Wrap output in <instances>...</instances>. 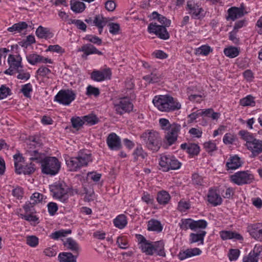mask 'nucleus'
Here are the masks:
<instances>
[{"label": "nucleus", "mask_w": 262, "mask_h": 262, "mask_svg": "<svg viewBox=\"0 0 262 262\" xmlns=\"http://www.w3.org/2000/svg\"><path fill=\"white\" fill-rule=\"evenodd\" d=\"M141 138L144 141L146 147L154 152L158 151L162 145V140L158 132L149 131L144 133Z\"/></svg>", "instance_id": "obj_4"}, {"label": "nucleus", "mask_w": 262, "mask_h": 262, "mask_svg": "<svg viewBox=\"0 0 262 262\" xmlns=\"http://www.w3.org/2000/svg\"><path fill=\"white\" fill-rule=\"evenodd\" d=\"M11 90L9 88L2 85L0 88V99H3L10 95Z\"/></svg>", "instance_id": "obj_60"}, {"label": "nucleus", "mask_w": 262, "mask_h": 262, "mask_svg": "<svg viewBox=\"0 0 262 262\" xmlns=\"http://www.w3.org/2000/svg\"><path fill=\"white\" fill-rule=\"evenodd\" d=\"M32 91V86L30 83H27L22 86L21 92L27 98L30 97V93Z\"/></svg>", "instance_id": "obj_52"}, {"label": "nucleus", "mask_w": 262, "mask_h": 262, "mask_svg": "<svg viewBox=\"0 0 262 262\" xmlns=\"http://www.w3.org/2000/svg\"><path fill=\"white\" fill-rule=\"evenodd\" d=\"M159 165L163 171H168L169 170L178 169L181 167V163L172 155H163L161 157Z\"/></svg>", "instance_id": "obj_7"}, {"label": "nucleus", "mask_w": 262, "mask_h": 262, "mask_svg": "<svg viewBox=\"0 0 262 262\" xmlns=\"http://www.w3.org/2000/svg\"><path fill=\"white\" fill-rule=\"evenodd\" d=\"M239 135L246 143L245 146L251 151V158L257 156L262 152V140L256 139L251 133L247 130H241Z\"/></svg>", "instance_id": "obj_3"}, {"label": "nucleus", "mask_w": 262, "mask_h": 262, "mask_svg": "<svg viewBox=\"0 0 262 262\" xmlns=\"http://www.w3.org/2000/svg\"><path fill=\"white\" fill-rule=\"evenodd\" d=\"M200 152V147L195 143H189L187 152L190 156L198 155Z\"/></svg>", "instance_id": "obj_47"}, {"label": "nucleus", "mask_w": 262, "mask_h": 262, "mask_svg": "<svg viewBox=\"0 0 262 262\" xmlns=\"http://www.w3.org/2000/svg\"><path fill=\"white\" fill-rule=\"evenodd\" d=\"M78 51L83 52L82 55L83 58H86V57L91 54H96L99 55L103 54L102 52L99 51L94 45L91 43L83 45L78 49Z\"/></svg>", "instance_id": "obj_17"}, {"label": "nucleus", "mask_w": 262, "mask_h": 262, "mask_svg": "<svg viewBox=\"0 0 262 262\" xmlns=\"http://www.w3.org/2000/svg\"><path fill=\"white\" fill-rule=\"evenodd\" d=\"M71 24L76 25L78 29L83 31H85L86 29V25L80 19H73L71 20Z\"/></svg>", "instance_id": "obj_58"}, {"label": "nucleus", "mask_w": 262, "mask_h": 262, "mask_svg": "<svg viewBox=\"0 0 262 262\" xmlns=\"http://www.w3.org/2000/svg\"><path fill=\"white\" fill-rule=\"evenodd\" d=\"M140 248L143 252L148 255H152L154 253V243L148 241L140 246Z\"/></svg>", "instance_id": "obj_35"}, {"label": "nucleus", "mask_w": 262, "mask_h": 262, "mask_svg": "<svg viewBox=\"0 0 262 262\" xmlns=\"http://www.w3.org/2000/svg\"><path fill=\"white\" fill-rule=\"evenodd\" d=\"M147 229L149 231H156L159 233L162 231L163 226L160 221L151 219L148 222Z\"/></svg>", "instance_id": "obj_28"}, {"label": "nucleus", "mask_w": 262, "mask_h": 262, "mask_svg": "<svg viewBox=\"0 0 262 262\" xmlns=\"http://www.w3.org/2000/svg\"><path fill=\"white\" fill-rule=\"evenodd\" d=\"M71 10L76 13L82 12L85 9L84 3L81 2H75L73 3L71 1L70 3Z\"/></svg>", "instance_id": "obj_37"}, {"label": "nucleus", "mask_w": 262, "mask_h": 262, "mask_svg": "<svg viewBox=\"0 0 262 262\" xmlns=\"http://www.w3.org/2000/svg\"><path fill=\"white\" fill-rule=\"evenodd\" d=\"M39 58H41V55L36 54H32L27 56V61L32 65H35L39 62Z\"/></svg>", "instance_id": "obj_51"}, {"label": "nucleus", "mask_w": 262, "mask_h": 262, "mask_svg": "<svg viewBox=\"0 0 262 262\" xmlns=\"http://www.w3.org/2000/svg\"><path fill=\"white\" fill-rule=\"evenodd\" d=\"M76 94L72 90H61L55 96L54 101L64 105H69L75 100Z\"/></svg>", "instance_id": "obj_8"}, {"label": "nucleus", "mask_w": 262, "mask_h": 262, "mask_svg": "<svg viewBox=\"0 0 262 262\" xmlns=\"http://www.w3.org/2000/svg\"><path fill=\"white\" fill-rule=\"evenodd\" d=\"M206 234V232L205 231H201L199 233H191L190 234L189 243L190 244L198 243V245H203Z\"/></svg>", "instance_id": "obj_24"}, {"label": "nucleus", "mask_w": 262, "mask_h": 262, "mask_svg": "<svg viewBox=\"0 0 262 262\" xmlns=\"http://www.w3.org/2000/svg\"><path fill=\"white\" fill-rule=\"evenodd\" d=\"M181 125L177 123H173L168 128V132L165 135V139L169 145L173 144L177 140L178 133L181 129Z\"/></svg>", "instance_id": "obj_12"}, {"label": "nucleus", "mask_w": 262, "mask_h": 262, "mask_svg": "<svg viewBox=\"0 0 262 262\" xmlns=\"http://www.w3.org/2000/svg\"><path fill=\"white\" fill-rule=\"evenodd\" d=\"M43 195L38 192L34 193L31 196V200L33 204H36L42 201L43 199Z\"/></svg>", "instance_id": "obj_61"}, {"label": "nucleus", "mask_w": 262, "mask_h": 262, "mask_svg": "<svg viewBox=\"0 0 262 262\" xmlns=\"http://www.w3.org/2000/svg\"><path fill=\"white\" fill-rule=\"evenodd\" d=\"M86 94L88 96L94 95L97 97L99 95L100 91L98 88L89 85L86 88Z\"/></svg>", "instance_id": "obj_53"}, {"label": "nucleus", "mask_w": 262, "mask_h": 262, "mask_svg": "<svg viewBox=\"0 0 262 262\" xmlns=\"http://www.w3.org/2000/svg\"><path fill=\"white\" fill-rule=\"evenodd\" d=\"M250 253L258 259L262 258V246L259 245H256L253 250Z\"/></svg>", "instance_id": "obj_54"}, {"label": "nucleus", "mask_w": 262, "mask_h": 262, "mask_svg": "<svg viewBox=\"0 0 262 262\" xmlns=\"http://www.w3.org/2000/svg\"><path fill=\"white\" fill-rule=\"evenodd\" d=\"M200 112L202 116L211 117L213 120L217 119L220 117V114L214 112L212 108L200 110Z\"/></svg>", "instance_id": "obj_38"}, {"label": "nucleus", "mask_w": 262, "mask_h": 262, "mask_svg": "<svg viewBox=\"0 0 262 262\" xmlns=\"http://www.w3.org/2000/svg\"><path fill=\"white\" fill-rule=\"evenodd\" d=\"M27 244L31 247H35L38 244V238L35 236H29L27 237Z\"/></svg>", "instance_id": "obj_57"}, {"label": "nucleus", "mask_w": 262, "mask_h": 262, "mask_svg": "<svg viewBox=\"0 0 262 262\" xmlns=\"http://www.w3.org/2000/svg\"><path fill=\"white\" fill-rule=\"evenodd\" d=\"M250 235L256 240L262 241V224L258 223L252 226Z\"/></svg>", "instance_id": "obj_26"}, {"label": "nucleus", "mask_w": 262, "mask_h": 262, "mask_svg": "<svg viewBox=\"0 0 262 262\" xmlns=\"http://www.w3.org/2000/svg\"><path fill=\"white\" fill-rule=\"evenodd\" d=\"M204 146L208 152L213 151L216 149V144L210 141L204 143Z\"/></svg>", "instance_id": "obj_59"}, {"label": "nucleus", "mask_w": 262, "mask_h": 262, "mask_svg": "<svg viewBox=\"0 0 262 262\" xmlns=\"http://www.w3.org/2000/svg\"><path fill=\"white\" fill-rule=\"evenodd\" d=\"M27 152L28 154L30 157V160L31 161L40 163L41 164L46 157L43 153L39 152L38 149H31V147H30V149L27 150Z\"/></svg>", "instance_id": "obj_20"}, {"label": "nucleus", "mask_w": 262, "mask_h": 262, "mask_svg": "<svg viewBox=\"0 0 262 262\" xmlns=\"http://www.w3.org/2000/svg\"><path fill=\"white\" fill-rule=\"evenodd\" d=\"M152 103L159 111L164 112H174L181 108L178 99L169 95L156 96Z\"/></svg>", "instance_id": "obj_2"}, {"label": "nucleus", "mask_w": 262, "mask_h": 262, "mask_svg": "<svg viewBox=\"0 0 262 262\" xmlns=\"http://www.w3.org/2000/svg\"><path fill=\"white\" fill-rule=\"evenodd\" d=\"M170 196L168 192L162 190L157 193V200L161 205H166L168 203Z\"/></svg>", "instance_id": "obj_30"}, {"label": "nucleus", "mask_w": 262, "mask_h": 262, "mask_svg": "<svg viewBox=\"0 0 262 262\" xmlns=\"http://www.w3.org/2000/svg\"><path fill=\"white\" fill-rule=\"evenodd\" d=\"M36 36L40 38H47L50 34L49 30L46 28L39 26L36 30Z\"/></svg>", "instance_id": "obj_42"}, {"label": "nucleus", "mask_w": 262, "mask_h": 262, "mask_svg": "<svg viewBox=\"0 0 262 262\" xmlns=\"http://www.w3.org/2000/svg\"><path fill=\"white\" fill-rule=\"evenodd\" d=\"M107 22V19L103 17L102 16L99 15H96L94 19L93 20V23L98 28L101 29L102 26H105Z\"/></svg>", "instance_id": "obj_43"}, {"label": "nucleus", "mask_w": 262, "mask_h": 262, "mask_svg": "<svg viewBox=\"0 0 262 262\" xmlns=\"http://www.w3.org/2000/svg\"><path fill=\"white\" fill-rule=\"evenodd\" d=\"M114 108L117 114L122 115L130 112L133 109V104L128 98H121L114 102Z\"/></svg>", "instance_id": "obj_11"}, {"label": "nucleus", "mask_w": 262, "mask_h": 262, "mask_svg": "<svg viewBox=\"0 0 262 262\" xmlns=\"http://www.w3.org/2000/svg\"><path fill=\"white\" fill-rule=\"evenodd\" d=\"M22 58L19 55H9L8 58V62L11 68L15 70L16 72H22L23 66L21 64Z\"/></svg>", "instance_id": "obj_15"}, {"label": "nucleus", "mask_w": 262, "mask_h": 262, "mask_svg": "<svg viewBox=\"0 0 262 262\" xmlns=\"http://www.w3.org/2000/svg\"><path fill=\"white\" fill-rule=\"evenodd\" d=\"M83 118L84 123H87V124L91 125L96 124L99 121V119L96 115L93 114L84 116Z\"/></svg>", "instance_id": "obj_46"}, {"label": "nucleus", "mask_w": 262, "mask_h": 262, "mask_svg": "<svg viewBox=\"0 0 262 262\" xmlns=\"http://www.w3.org/2000/svg\"><path fill=\"white\" fill-rule=\"evenodd\" d=\"M208 201L214 206L222 204V199L216 190L212 188L209 189L207 194Z\"/></svg>", "instance_id": "obj_18"}, {"label": "nucleus", "mask_w": 262, "mask_h": 262, "mask_svg": "<svg viewBox=\"0 0 262 262\" xmlns=\"http://www.w3.org/2000/svg\"><path fill=\"white\" fill-rule=\"evenodd\" d=\"M60 162L55 157H46L41 164L43 173L51 176L57 174L60 168Z\"/></svg>", "instance_id": "obj_6"}, {"label": "nucleus", "mask_w": 262, "mask_h": 262, "mask_svg": "<svg viewBox=\"0 0 262 262\" xmlns=\"http://www.w3.org/2000/svg\"><path fill=\"white\" fill-rule=\"evenodd\" d=\"M84 39L98 46L101 45L102 43V39L95 35H86Z\"/></svg>", "instance_id": "obj_48"}, {"label": "nucleus", "mask_w": 262, "mask_h": 262, "mask_svg": "<svg viewBox=\"0 0 262 262\" xmlns=\"http://www.w3.org/2000/svg\"><path fill=\"white\" fill-rule=\"evenodd\" d=\"M240 254V251L238 249H230L228 254L229 259L232 260H236Z\"/></svg>", "instance_id": "obj_62"}, {"label": "nucleus", "mask_w": 262, "mask_h": 262, "mask_svg": "<svg viewBox=\"0 0 262 262\" xmlns=\"http://www.w3.org/2000/svg\"><path fill=\"white\" fill-rule=\"evenodd\" d=\"M224 54L230 58H234L239 54V51L236 47H229L225 48L224 51Z\"/></svg>", "instance_id": "obj_41"}, {"label": "nucleus", "mask_w": 262, "mask_h": 262, "mask_svg": "<svg viewBox=\"0 0 262 262\" xmlns=\"http://www.w3.org/2000/svg\"><path fill=\"white\" fill-rule=\"evenodd\" d=\"M13 158L14 160V166L15 170H18L19 169L20 166L21 165L20 163L23 161L24 158L20 154L18 153L17 154L14 155L13 156Z\"/></svg>", "instance_id": "obj_55"}, {"label": "nucleus", "mask_w": 262, "mask_h": 262, "mask_svg": "<svg viewBox=\"0 0 262 262\" xmlns=\"http://www.w3.org/2000/svg\"><path fill=\"white\" fill-rule=\"evenodd\" d=\"M51 191L53 193L54 198L58 199L62 203H66L68 200V194L66 190V184L64 183L59 182L55 183L50 187Z\"/></svg>", "instance_id": "obj_10"}, {"label": "nucleus", "mask_w": 262, "mask_h": 262, "mask_svg": "<svg viewBox=\"0 0 262 262\" xmlns=\"http://www.w3.org/2000/svg\"><path fill=\"white\" fill-rule=\"evenodd\" d=\"M71 123L72 126L75 128L79 129L80 127H81L83 124H84V121H83V118H81L79 117H77L76 118H72Z\"/></svg>", "instance_id": "obj_49"}, {"label": "nucleus", "mask_w": 262, "mask_h": 262, "mask_svg": "<svg viewBox=\"0 0 262 262\" xmlns=\"http://www.w3.org/2000/svg\"><path fill=\"white\" fill-rule=\"evenodd\" d=\"M64 246L67 250L71 251L73 254L78 256L80 251V247L78 244L72 238H67L63 243Z\"/></svg>", "instance_id": "obj_19"}, {"label": "nucleus", "mask_w": 262, "mask_h": 262, "mask_svg": "<svg viewBox=\"0 0 262 262\" xmlns=\"http://www.w3.org/2000/svg\"><path fill=\"white\" fill-rule=\"evenodd\" d=\"M127 223L126 217L124 214L118 215L114 220V224L115 227L119 229L124 228Z\"/></svg>", "instance_id": "obj_32"}, {"label": "nucleus", "mask_w": 262, "mask_h": 262, "mask_svg": "<svg viewBox=\"0 0 262 262\" xmlns=\"http://www.w3.org/2000/svg\"><path fill=\"white\" fill-rule=\"evenodd\" d=\"M255 102L254 100V97L251 95H248L247 97L241 99L240 104L242 106H254Z\"/></svg>", "instance_id": "obj_45"}, {"label": "nucleus", "mask_w": 262, "mask_h": 262, "mask_svg": "<svg viewBox=\"0 0 262 262\" xmlns=\"http://www.w3.org/2000/svg\"><path fill=\"white\" fill-rule=\"evenodd\" d=\"M47 51H51L58 53H63L64 52V50L62 49V48L58 45H50L48 47Z\"/></svg>", "instance_id": "obj_63"}, {"label": "nucleus", "mask_w": 262, "mask_h": 262, "mask_svg": "<svg viewBox=\"0 0 262 262\" xmlns=\"http://www.w3.org/2000/svg\"><path fill=\"white\" fill-rule=\"evenodd\" d=\"M112 73L110 69H105L102 71H94L91 73V78L96 81H102L106 79H110Z\"/></svg>", "instance_id": "obj_14"}, {"label": "nucleus", "mask_w": 262, "mask_h": 262, "mask_svg": "<svg viewBox=\"0 0 262 262\" xmlns=\"http://www.w3.org/2000/svg\"><path fill=\"white\" fill-rule=\"evenodd\" d=\"M28 27V24L25 21H20L14 24L12 26L8 28V31L10 32L20 33Z\"/></svg>", "instance_id": "obj_29"}, {"label": "nucleus", "mask_w": 262, "mask_h": 262, "mask_svg": "<svg viewBox=\"0 0 262 262\" xmlns=\"http://www.w3.org/2000/svg\"><path fill=\"white\" fill-rule=\"evenodd\" d=\"M192 182L196 187L203 186L205 183L203 178L198 173H194L192 174Z\"/></svg>", "instance_id": "obj_44"}, {"label": "nucleus", "mask_w": 262, "mask_h": 262, "mask_svg": "<svg viewBox=\"0 0 262 262\" xmlns=\"http://www.w3.org/2000/svg\"><path fill=\"white\" fill-rule=\"evenodd\" d=\"M106 143L111 150H119L121 147L120 138L115 133H112L108 135L106 139Z\"/></svg>", "instance_id": "obj_16"}, {"label": "nucleus", "mask_w": 262, "mask_h": 262, "mask_svg": "<svg viewBox=\"0 0 262 262\" xmlns=\"http://www.w3.org/2000/svg\"><path fill=\"white\" fill-rule=\"evenodd\" d=\"M71 230L61 229L52 233L50 235V237L54 239H58L60 237L66 236L67 234H71Z\"/></svg>", "instance_id": "obj_39"}, {"label": "nucleus", "mask_w": 262, "mask_h": 262, "mask_svg": "<svg viewBox=\"0 0 262 262\" xmlns=\"http://www.w3.org/2000/svg\"><path fill=\"white\" fill-rule=\"evenodd\" d=\"M92 160L91 154H84L75 157H68L66 159V162L70 171H76L82 167L86 166Z\"/></svg>", "instance_id": "obj_5"}, {"label": "nucleus", "mask_w": 262, "mask_h": 262, "mask_svg": "<svg viewBox=\"0 0 262 262\" xmlns=\"http://www.w3.org/2000/svg\"><path fill=\"white\" fill-rule=\"evenodd\" d=\"M77 257L71 252H64L59 254L58 259L59 262H77Z\"/></svg>", "instance_id": "obj_25"}, {"label": "nucleus", "mask_w": 262, "mask_h": 262, "mask_svg": "<svg viewBox=\"0 0 262 262\" xmlns=\"http://www.w3.org/2000/svg\"><path fill=\"white\" fill-rule=\"evenodd\" d=\"M242 165V162L239 157L235 155L228 159L226 165L228 169L234 170L241 167Z\"/></svg>", "instance_id": "obj_23"}, {"label": "nucleus", "mask_w": 262, "mask_h": 262, "mask_svg": "<svg viewBox=\"0 0 262 262\" xmlns=\"http://www.w3.org/2000/svg\"><path fill=\"white\" fill-rule=\"evenodd\" d=\"M110 32L113 34L116 35L119 33L120 30V25L117 23H110L108 24Z\"/></svg>", "instance_id": "obj_56"}, {"label": "nucleus", "mask_w": 262, "mask_h": 262, "mask_svg": "<svg viewBox=\"0 0 262 262\" xmlns=\"http://www.w3.org/2000/svg\"><path fill=\"white\" fill-rule=\"evenodd\" d=\"M231 180L237 185L250 184L253 180V174L249 171H240L230 176Z\"/></svg>", "instance_id": "obj_9"}, {"label": "nucleus", "mask_w": 262, "mask_h": 262, "mask_svg": "<svg viewBox=\"0 0 262 262\" xmlns=\"http://www.w3.org/2000/svg\"><path fill=\"white\" fill-rule=\"evenodd\" d=\"M48 209L49 214L51 215H53L58 210V206L55 203L50 202L48 204Z\"/></svg>", "instance_id": "obj_64"}, {"label": "nucleus", "mask_w": 262, "mask_h": 262, "mask_svg": "<svg viewBox=\"0 0 262 262\" xmlns=\"http://www.w3.org/2000/svg\"><path fill=\"white\" fill-rule=\"evenodd\" d=\"M154 252H156L158 255L165 257L166 253L164 250V243L163 241H160L154 243Z\"/></svg>", "instance_id": "obj_34"}, {"label": "nucleus", "mask_w": 262, "mask_h": 262, "mask_svg": "<svg viewBox=\"0 0 262 262\" xmlns=\"http://www.w3.org/2000/svg\"><path fill=\"white\" fill-rule=\"evenodd\" d=\"M150 18L153 19H157L161 24V25H159L156 23H151L148 26V32L149 33L156 34L160 39L163 40L168 39L170 36L166 27L170 26L171 24L170 20L156 11L151 13Z\"/></svg>", "instance_id": "obj_1"}, {"label": "nucleus", "mask_w": 262, "mask_h": 262, "mask_svg": "<svg viewBox=\"0 0 262 262\" xmlns=\"http://www.w3.org/2000/svg\"><path fill=\"white\" fill-rule=\"evenodd\" d=\"M180 228L183 230L190 229L193 230V220L191 219H182L179 223Z\"/></svg>", "instance_id": "obj_36"}, {"label": "nucleus", "mask_w": 262, "mask_h": 262, "mask_svg": "<svg viewBox=\"0 0 262 262\" xmlns=\"http://www.w3.org/2000/svg\"><path fill=\"white\" fill-rule=\"evenodd\" d=\"M134 158L135 161L138 160L139 158L144 159L147 154L145 152L141 145L138 146L133 152Z\"/></svg>", "instance_id": "obj_40"}, {"label": "nucleus", "mask_w": 262, "mask_h": 262, "mask_svg": "<svg viewBox=\"0 0 262 262\" xmlns=\"http://www.w3.org/2000/svg\"><path fill=\"white\" fill-rule=\"evenodd\" d=\"M143 78L149 83H156L160 80L161 74L155 69L150 74L144 76Z\"/></svg>", "instance_id": "obj_27"}, {"label": "nucleus", "mask_w": 262, "mask_h": 262, "mask_svg": "<svg viewBox=\"0 0 262 262\" xmlns=\"http://www.w3.org/2000/svg\"><path fill=\"white\" fill-rule=\"evenodd\" d=\"M83 193L85 194L84 201L88 202L94 201L95 199V194L93 189L91 186H83Z\"/></svg>", "instance_id": "obj_33"}, {"label": "nucleus", "mask_w": 262, "mask_h": 262, "mask_svg": "<svg viewBox=\"0 0 262 262\" xmlns=\"http://www.w3.org/2000/svg\"><path fill=\"white\" fill-rule=\"evenodd\" d=\"M193 230L197 229H205L207 226V222L204 220L194 221L193 220Z\"/></svg>", "instance_id": "obj_50"}, {"label": "nucleus", "mask_w": 262, "mask_h": 262, "mask_svg": "<svg viewBox=\"0 0 262 262\" xmlns=\"http://www.w3.org/2000/svg\"><path fill=\"white\" fill-rule=\"evenodd\" d=\"M202 251L198 248L188 249L183 252H180L178 254L179 259L183 260L186 258L199 255L201 254Z\"/></svg>", "instance_id": "obj_21"}, {"label": "nucleus", "mask_w": 262, "mask_h": 262, "mask_svg": "<svg viewBox=\"0 0 262 262\" xmlns=\"http://www.w3.org/2000/svg\"><path fill=\"white\" fill-rule=\"evenodd\" d=\"M244 6L241 5V7H231L228 10V17L232 20L242 17L244 14Z\"/></svg>", "instance_id": "obj_22"}, {"label": "nucleus", "mask_w": 262, "mask_h": 262, "mask_svg": "<svg viewBox=\"0 0 262 262\" xmlns=\"http://www.w3.org/2000/svg\"><path fill=\"white\" fill-rule=\"evenodd\" d=\"M35 170L34 165L30 163L29 165H20L18 170H15L16 173L20 174H30L33 173Z\"/></svg>", "instance_id": "obj_31"}, {"label": "nucleus", "mask_w": 262, "mask_h": 262, "mask_svg": "<svg viewBox=\"0 0 262 262\" xmlns=\"http://www.w3.org/2000/svg\"><path fill=\"white\" fill-rule=\"evenodd\" d=\"M187 7L189 9V13L194 19H202L205 16L204 10L198 4H191L187 2Z\"/></svg>", "instance_id": "obj_13"}]
</instances>
